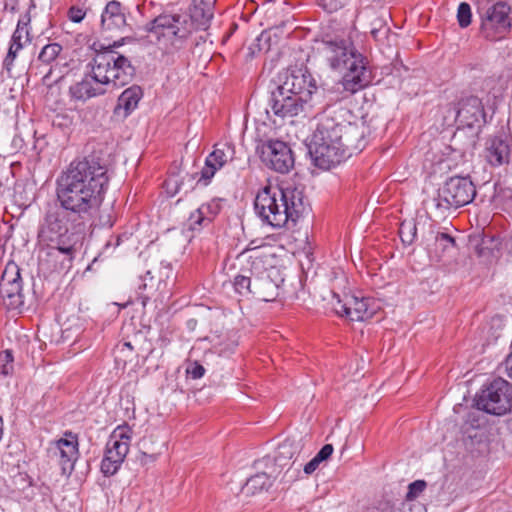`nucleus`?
Listing matches in <instances>:
<instances>
[{
  "label": "nucleus",
  "instance_id": "nucleus-1",
  "mask_svg": "<svg viewBox=\"0 0 512 512\" xmlns=\"http://www.w3.org/2000/svg\"><path fill=\"white\" fill-rule=\"evenodd\" d=\"M108 162L102 151L73 160L57 180L60 207L86 222L101 206L108 188Z\"/></svg>",
  "mask_w": 512,
  "mask_h": 512
},
{
  "label": "nucleus",
  "instance_id": "nucleus-2",
  "mask_svg": "<svg viewBox=\"0 0 512 512\" xmlns=\"http://www.w3.org/2000/svg\"><path fill=\"white\" fill-rule=\"evenodd\" d=\"M347 114L345 108L330 106L319 115L310 150L317 167L328 170L365 147L368 126L362 120L346 121Z\"/></svg>",
  "mask_w": 512,
  "mask_h": 512
},
{
  "label": "nucleus",
  "instance_id": "nucleus-3",
  "mask_svg": "<svg viewBox=\"0 0 512 512\" xmlns=\"http://www.w3.org/2000/svg\"><path fill=\"white\" fill-rule=\"evenodd\" d=\"M128 39L123 37L119 41H114L112 45H99V48L96 43L93 44L96 55L89 64L90 71L81 81L69 88L72 101L84 103L92 97L105 93L102 85L121 87L131 81L135 68L126 56L115 50Z\"/></svg>",
  "mask_w": 512,
  "mask_h": 512
},
{
  "label": "nucleus",
  "instance_id": "nucleus-4",
  "mask_svg": "<svg viewBox=\"0 0 512 512\" xmlns=\"http://www.w3.org/2000/svg\"><path fill=\"white\" fill-rule=\"evenodd\" d=\"M84 225L83 220L63 208L45 213L37 237L39 243L49 249L47 257L53 262L54 270L70 268Z\"/></svg>",
  "mask_w": 512,
  "mask_h": 512
},
{
  "label": "nucleus",
  "instance_id": "nucleus-5",
  "mask_svg": "<svg viewBox=\"0 0 512 512\" xmlns=\"http://www.w3.org/2000/svg\"><path fill=\"white\" fill-rule=\"evenodd\" d=\"M254 209L264 224L280 229L295 224L308 210L302 190L292 186L268 185L258 191Z\"/></svg>",
  "mask_w": 512,
  "mask_h": 512
},
{
  "label": "nucleus",
  "instance_id": "nucleus-6",
  "mask_svg": "<svg viewBox=\"0 0 512 512\" xmlns=\"http://www.w3.org/2000/svg\"><path fill=\"white\" fill-rule=\"evenodd\" d=\"M323 53L333 70H345L342 78L344 90L355 93L371 82V71L367 66L365 57L348 41L326 42Z\"/></svg>",
  "mask_w": 512,
  "mask_h": 512
},
{
  "label": "nucleus",
  "instance_id": "nucleus-7",
  "mask_svg": "<svg viewBox=\"0 0 512 512\" xmlns=\"http://www.w3.org/2000/svg\"><path fill=\"white\" fill-rule=\"evenodd\" d=\"M196 20L187 14L163 13L146 25V31L155 38L157 48L165 55H172L186 46L195 30Z\"/></svg>",
  "mask_w": 512,
  "mask_h": 512
},
{
  "label": "nucleus",
  "instance_id": "nucleus-8",
  "mask_svg": "<svg viewBox=\"0 0 512 512\" xmlns=\"http://www.w3.org/2000/svg\"><path fill=\"white\" fill-rule=\"evenodd\" d=\"M476 196V189L468 177L449 178L437 193L424 201L425 207L436 215H444L451 208L469 204Z\"/></svg>",
  "mask_w": 512,
  "mask_h": 512
},
{
  "label": "nucleus",
  "instance_id": "nucleus-9",
  "mask_svg": "<svg viewBox=\"0 0 512 512\" xmlns=\"http://www.w3.org/2000/svg\"><path fill=\"white\" fill-rule=\"evenodd\" d=\"M250 273L255 275L253 279L252 294L261 301H273L278 295V286L269 276H262L269 267L275 264V254L270 249H248Z\"/></svg>",
  "mask_w": 512,
  "mask_h": 512
},
{
  "label": "nucleus",
  "instance_id": "nucleus-10",
  "mask_svg": "<svg viewBox=\"0 0 512 512\" xmlns=\"http://www.w3.org/2000/svg\"><path fill=\"white\" fill-rule=\"evenodd\" d=\"M132 435L133 430L128 424L117 426L110 434L101 462L105 476H112L120 469L129 452Z\"/></svg>",
  "mask_w": 512,
  "mask_h": 512
},
{
  "label": "nucleus",
  "instance_id": "nucleus-11",
  "mask_svg": "<svg viewBox=\"0 0 512 512\" xmlns=\"http://www.w3.org/2000/svg\"><path fill=\"white\" fill-rule=\"evenodd\" d=\"M476 407L493 415H504L511 409L512 384L503 378L493 380L475 399Z\"/></svg>",
  "mask_w": 512,
  "mask_h": 512
},
{
  "label": "nucleus",
  "instance_id": "nucleus-12",
  "mask_svg": "<svg viewBox=\"0 0 512 512\" xmlns=\"http://www.w3.org/2000/svg\"><path fill=\"white\" fill-rule=\"evenodd\" d=\"M335 312L340 316H346L351 321H366L371 319L380 309L378 303L369 297H357L344 295L342 299L338 293L332 291Z\"/></svg>",
  "mask_w": 512,
  "mask_h": 512
},
{
  "label": "nucleus",
  "instance_id": "nucleus-13",
  "mask_svg": "<svg viewBox=\"0 0 512 512\" xmlns=\"http://www.w3.org/2000/svg\"><path fill=\"white\" fill-rule=\"evenodd\" d=\"M511 7L505 1H497L481 14V32L490 40L504 37L511 27Z\"/></svg>",
  "mask_w": 512,
  "mask_h": 512
},
{
  "label": "nucleus",
  "instance_id": "nucleus-14",
  "mask_svg": "<svg viewBox=\"0 0 512 512\" xmlns=\"http://www.w3.org/2000/svg\"><path fill=\"white\" fill-rule=\"evenodd\" d=\"M262 162L270 169L285 174L294 167V156L287 143L268 140L257 147Z\"/></svg>",
  "mask_w": 512,
  "mask_h": 512
},
{
  "label": "nucleus",
  "instance_id": "nucleus-15",
  "mask_svg": "<svg viewBox=\"0 0 512 512\" xmlns=\"http://www.w3.org/2000/svg\"><path fill=\"white\" fill-rule=\"evenodd\" d=\"M314 104L303 96H296L282 91L277 87L272 92L270 108L276 116L281 118L294 117L300 113L310 114Z\"/></svg>",
  "mask_w": 512,
  "mask_h": 512
},
{
  "label": "nucleus",
  "instance_id": "nucleus-16",
  "mask_svg": "<svg viewBox=\"0 0 512 512\" xmlns=\"http://www.w3.org/2000/svg\"><path fill=\"white\" fill-rule=\"evenodd\" d=\"M281 83L278 85L285 93L296 96H303L312 102V95L316 92V81L312 77L307 68H293L288 69L280 79Z\"/></svg>",
  "mask_w": 512,
  "mask_h": 512
},
{
  "label": "nucleus",
  "instance_id": "nucleus-17",
  "mask_svg": "<svg viewBox=\"0 0 512 512\" xmlns=\"http://www.w3.org/2000/svg\"><path fill=\"white\" fill-rule=\"evenodd\" d=\"M0 295L8 309H19L24 305L20 268L15 263H8L2 273Z\"/></svg>",
  "mask_w": 512,
  "mask_h": 512
},
{
  "label": "nucleus",
  "instance_id": "nucleus-18",
  "mask_svg": "<svg viewBox=\"0 0 512 512\" xmlns=\"http://www.w3.org/2000/svg\"><path fill=\"white\" fill-rule=\"evenodd\" d=\"M235 158V146L229 142H221L214 145L213 151L206 157L205 165L200 172L198 182L207 185L215 173Z\"/></svg>",
  "mask_w": 512,
  "mask_h": 512
},
{
  "label": "nucleus",
  "instance_id": "nucleus-19",
  "mask_svg": "<svg viewBox=\"0 0 512 512\" xmlns=\"http://www.w3.org/2000/svg\"><path fill=\"white\" fill-rule=\"evenodd\" d=\"M426 488V482L416 480L408 486V492L405 501L396 504L390 502H381L377 506L366 509L365 512H423L424 507L413 500L418 497Z\"/></svg>",
  "mask_w": 512,
  "mask_h": 512
},
{
  "label": "nucleus",
  "instance_id": "nucleus-20",
  "mask_svg": "<svg viewBox=\"0 0 512 512\" xmlns=\"http://www.w3.org/2000/svg\"><path fill=\"white\" fill-rule=\"evenodd\" d=\"M51 451L58 460L62 474H70L74 470L79 454L77 435L65 433V438L59 439Z\"/></svg>",
  "mask_w": 512,
  "mask_h": 512
},
{
  "label": "nucleus",
  "instance_id": "nucleus-21",
  "mask_svg": "<svg viewBox=\"0 0 512 512\" xmlns=\"http://www.w3.org/2000/svg\"><path fill=\"white\" fill-rule=\"evenodd\" d=\"M456 121L463 127L473 128L485 118L482 101L477 96L462 98L455 107Z\"/></svg>",
  "mask_w": 512,
  "mask_h": 512
},
{
  "label": "nucleus",
  "instance_id": "nucleus-22",
  "mask_svg": "<svg viewBox=\"0 0 512 512\" xmlns=\"http://www.w3.org/2000/svg\"><path fill=\"white\" fill-rule=\"evenodd\" d=\"M511 152L512 139L508 135H495L486 140L484 156L491 166L499 167L508 164Z\"/></svg>",
  "mask_w": 512,
  "mask_h": 512
},
{
  "label": "nucleus",
  "instance_id": "nucleus-23",
  "mask_svg": "<svg viewBox=\"0 0 512 512\" xmlns=\"http://www.w3.org/2000/svg\"><path fill=\"white\" fill-rule=\"evenodd\" d=\"M126 24V14L122 4L115 0L108 2L101 15L102 33L111 34L123 31Z\"/></svg>",
  "mask_w": 512,
  "mask_h": 512
},
{
  "label": "nucleus",
  "instance_id": "nucleus-24",
  "mask_svg": "<svg viewBox=\"0 0 512 512\" xmlns=\"http://www.w3.org/2000/svg\"><path fill=\"white\" fill-rule=\"evenodd\" d=\"M170 269L168 266H155L152 269H148L143 276L140 277L141 283L138 289L142 292L141 297L143 298V304L148 300L153 292L159 290L160 285L164 282V278L169 277Z\"/></svg>",
  "mask_w": 512,
  "mask_h": 512
},
{
  "label": "nucleus",
  "instance_id": "nucleus-25",
  "mask_svg": "<svg viewBox=\"0 0 512 512\" xmlns=\"http://www.w3.org/2000/svg\"><path fill=\"white\" fill-rule=\"evenodd\" d=\"M222 209L220 200L213 199L202 204L191 213L189 217V228L193 231L201 230L209 226Z\"/></svg>",
  "mask_w": 512,
  "mask_h": 512
},
{
  "label": "nucleus",
  "instance_id": "nucleus-26",
  "mask_svg": "<svg viewBox=\"0 0 512 512\" xmlns=\"http://www.w3.org/2000/svg\"><path fill=\"white\" fill-rule=\"evenodd\" d=\"M142 96L143 91L138 85L125 89L118 97L115 114L122 117L129 116L138 107Z\"/></svg>",
  "mask_w": 512,
  "mask_h": 512
},
{
  "label": "nucleus",
  "instance_id": "nucleus-27",
  "mask_svg": "<svg viewBox=\"0 0 512 512\" xmlns=\"http://www.w3.org/2000/svg\"><path fill=\"white\" fill-rule=\"evenodd\" d=\"M31 42L30 32L22 29H15L11 37L7 55L3 61L4 68L10 72L19 52Z\"/></svg>",
  "mask_w": 512,
  "mask_h": 512
},
{
  "label": "nucleus",
  "instance_id": "nucleus-28",
  "mask_svg": "<svg viewBox=\"0 0 512 512\" xmlns=\"http://www.w3.org/2000/svg\"><path fill=\"white\" fill-rule=\"evenodd\" d=\"M216 0H192L190 15L196 20L197 27L201 30L208 28L210 20L213 18V9Z\"/></svg>",
  "mask_w": 512,
  "mask_h": 512
},
{
  "label": "nucleus",
  "instance_id": "nucleus-29",
  "mask_svg": "<svg viewBox=\"0 0 512 512\" xmlns=\"http://www.w3.org/2000/svg\"><path fill=\"white\" fill-rule=\"evenodd\" d=\"M62 50L63 48L59 43H49L41 49L38 60L43 64L51 65L49 71L43 77L44 80L48 79L53 74L62 60H65L61 55Z\"/></svg>",
  "mask_w": 512,
  "mask_h": 512
},
{
  "label": "nucleus",
  "instance_id": "nucleus-30",
  "mask_svg": "<svg viewBox=\"0 0 512 512\" xmlns=\"http://www.w3.org/2000/svg\"><path fill=\"white\" fill-rule=\"evenodd\" d=\"M297 453H299V445L292 441L285 440L278 446L274 456V462L276 465L283 468Z\"/></svg>",
  "mask_w": 512,
  "mask_h": 512
},
{
  "label": "nucleus",
  "instance_id": "nucleus-31",
  "mask_svg": "<svg viewBox=\"0 0 512 512\" xmlns=\"http://www.w3.org/2000/svg\"><path fill=\"white\" fill-rule=\"evenodd\" d=\"M272 484L271 477L265 473H257L251 476L245 483L244 489L247 493L255 494L264 489H267Z\"/></svg>",
  "mask_w": 512,
  "mask_h": 512
},
{
  "label": "nucleus",
  "instance_id": "nucleus-32",
  "mask_svg": "<svg viewBox=\"0 0 512 512\" xmlns=\"http://www.w3.org/2000/svg\"><path fill=\"white\" fill-rule=\"evenodd\" d=\"M255 275L250 273V267L247 270H242L240 274L235 276L233 280V287L239 295H247L252 293L253 279Z\"/></svg>",
  "mask_w": 512,
  "mask_h": 512
},
{
  "label": "nucleus",
  "instance_id": "nucleus-33",
  "mask_svg": "<svg viewBox=\"0 0 512 512\" xmlns=\"http://www.w3.org/2000/svg\"><path fill=\"white\" fill-rule=\"evenodd\" d=\"M399 236L404 244L411 245L417 236L416 221L414 219L402 221L399 227Z\"/></svg>",
  "mask_w": 512,
  "mask_h": 512
},
{
  "label": "nucleus",
  "instance_id": "nucleus-34",
  "mask_svg": "<svg viewBox=\"0 0 512 512\" xmlns=\"http://www.w3.org/2000/svg\"><path fill=\"white\" fill-rule=\"evenodd\" d=\"M434 240L436 251H441L442 253L450 250L455 246L454 238L444 232H437L434 236Z\"/></svg>",
  "mask_w": 512,
  "mask_h": 512
},
{
  "label": "nucleus",
  "instance_id": "nucleus-35",
  "mask_svg": "<svg viewBox=\"0 0 512 512\" xmlns=\"http://www.w3.org/2000/svg\"><path fill=\"white\" fill-rule=\"evenodd\" d=\"M471 7L466 2H461L457 10V21L461 28H466L471 24Z\"/></svg>",
  "mask_w": 512,
  "mask_h": 512
},
{
  "label": "nucleus",
  "instance_id": "nucleus-36",
  "mask_svg": "<svg viewBox=\"0 0 512 512\" xmlns=\"http://www.w3.org/2000/svg\"><path fill=\"white\" fill-rule=\"evenodd\" d=\"M372 25L371 35L376 41L383 42L387 39L390 28L381 19H376Z\"/></svg>",
  "mask_w": 512,
  "mask_h": 512
},
{
  "label": "nucleus",
  "instance_id": "nucleus-37",
  "mask_svg": "<svg viewBox=\"0 0 512 512\" xmlns=\"http://www.w3.org/2000/svg\"><path fill=\"white\" fill-rule=\"evenodd\" d=\"M14 358L10 350L0 352V374L8 376L13 372Z\"/></svg>",
  "mask_w": 512,
  "mask_h": 512
},
{
  "label": "nucleus",
  "instance_id": "nucleus-38",
  "mask_svg": "<svg viewBox=\"0 0 512 512\" xmlns=\"http://www.w3.org/2000/svg\"><path fill=\"white\" fill-rule=\"evenodd\" d=\"M186 373L192 379H199L204 376L205 368L198 362H193L187 367Z\"/></svg>",
  "mask_w": 512,
  "mask_h": 512
},
{
  "label": "nucleus",
  "instance_id": "nucleus-39",
  "mask_svg": "<svg viewBox=\"0 0 512 512\" xmlns=\"http://www.w3.org/2000/svg\"><path fill=\"white\" fill-rule=\"evenodd\" d=\"M85 17V12L83 9L72 6L68 11V18L75 23L81 22Z\"/></svg>",
  "mask_w": 512,
  "mask_h": 512
},
{
  "label": "nucleus",
  "instance_id": "nucleus-40",
  "mask_svg": "<svg viewBox=\"0 0 512 512\" xmlns=\"http://www.w3.org/2000/svg\"><path fill=\"white\" fill-rule=\"evenodd\" d=\"M333 446L331 444L324 445L320 451L315 455L320 462L327 460L333 453Z\"/></svg>",
  "mask_w": 512,
  "mask_h": 512
},
{
  "label": "nucleus",
  "instance_id": "nucleus-41",
  "mask_svg": "<svg viewBox=\"0 0 512 512\" xmlns=\"http://www.w3.org/2000/svg\"><path fill=\"white\" fill-rule=\"evenodd\" d=\"M31 21V17L29 12H27L25 15H23L17 22L16 29H22L24 31H29L28 25Z\"/></svg>",
  "mask_w": 512,
  "mask_h": 512
},
{
  "label": "nucleus",
  "instance_id": "nucleus-42",
  "mask_svg": "<svg viewBox=\"0 0 512 512\" xmlns=\"http://www.w3.org/2000/svg\"><path fill=\"white\" fill-rule=\"evenodd\" d=\"M320 463L321 462L317 459V457H314L304 466V472L308 475L312 474L318 468Z\"/></svg>",
  "mask_w": 512,
  "mask_h": 512
},
{
  "label": "nucleus",
  "instance_id": "nucleus-43",
  "mask_svg": "<svg viewBox=\"0 0 512 512\" xmlns=\"http://www.w3.org/2000/svg\"><path fill=\"white\" fill-rule=\"evenodd\" d=\"M156 459L155 455H149L145 452L141 454L140 461L142 464H147L148 462H152Z\"/></svg>",
  "mask_w": 512,
  "mask_h": 512
},
{
  "label": "nucleus",
  "instance_id": "nucleus-44",
  "mask_svg": "<svg viewBox=\"0 0 512 512\" xmlns=\"http://www.w3.org/2000/svg\"><path fill=\"white\" fill-rule=\"evenodd\" d=\"M125 349H127L130 352L133 350V347L130 342H124L121 345L117 346V350L120 352H124Z\"/></svg>",
  "mask_w": 512,
  "mask_h": 512
},
{
  "label": "nucleus",
  "instance_id": "nucleus-45",
  "mask_svg": "<svg viewBox=\"0 0 512 512\" xmlns=\"http://www.w3.org/2000/svg\"><path fill=\"white\" fill-rule=\"evenodd\" d=\"M63 77V73L62 71H59L58 75H57V78H56V81L61 79Z\"/></svg>",
  "mask_w": 512,
  "mask_h": 512
},
{
  "label": "nucleus",
  "instance_id": "nucleus-46",
  "mask_svg": "<svg viewBox=\"0 0 512 512\" xmlns=\"http://www.w3.org/2000/svg\"><path fill=\"white\" fill-rule=\"evenodd\" d=\"M16 9H15V5H12L11 8H10V11L11 12H14Z\"/></svg>",
  "mask_w": 512,
  "mask_h": 512
},
{
  "label": "nucleus",
  "instance_id": "nucleus-47",
  "mask_svg": "<svg viewBox=\"0 0 512 512\" xmlns=\"http://www.w3.org/2000/svg\"><path fill=\"white\" fill-rule=\"evenodd\" d=\"M56 118H60V115H57V117H56ZM61 118H63V119H68L66 116H61Z\"/></svg>",
  "mask_w": 512,
  "mask_h": 512
}]
</instances>
